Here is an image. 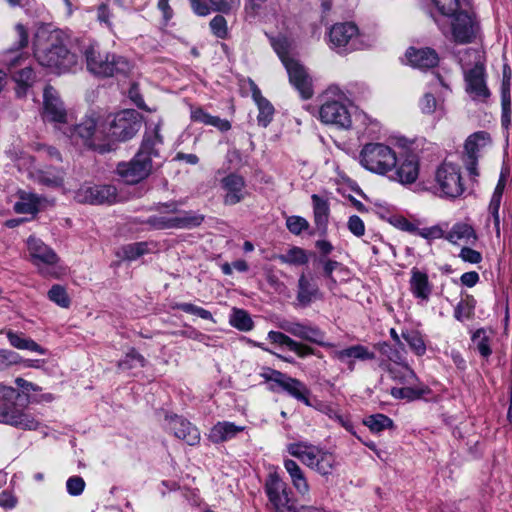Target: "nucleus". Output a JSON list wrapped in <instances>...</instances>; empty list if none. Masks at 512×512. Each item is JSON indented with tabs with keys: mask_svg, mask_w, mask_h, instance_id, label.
<instances>
[{
	"mask_svg": "<svg viewBox=\"0 0 512 512\" xmlns=\"http://www.w3.org/2000/svg\"><path fill=\"white\" fill-rule=\"evenodd\" d=\"M162 143L159 125H156L145 133L137 154L130 161L117 165L116 172L119 177L127 184H136L147 178L152 171L153 160L160 158L159 147Z\"/></svg>",
	"mask_w": 512,
	"mask_h": 512,
	"instance_id": "obj_1",
	"label": "nucleus"
},
{
	"mask_svg": "<svg viewBox=\"0 0 512 512\" xmlns=\"http://www.w3.org/2000/svg\"><path fill=\"white\" fill-rule=\"evenodd\" d=\"M34 54L41 66L66 72L76 64L75 56L67 50L59 32L39 31L35 36Z\"/></svg>",
	"mask_w": 512,
	"mask_h": 512,
	"instance_id": "obj_2",
	"label": "nucleus"
},
{
	"mask_svg": "<svg viewBox=\"0 0 512 512\" xmlns=\"http://www.w3.org/2000/svg\"><path fill=\"white\" fill-rule=\"evenodd\" d=\"M87 68L95 75L111 77L116 74H127L131 70L130 62L115 54H101L97 43L89 41L82 47Z\"/></svg>",
	"mask_w": 512,
	"mask_h": 512,
	"instance_id": "obj_3",
	"label": "nucleus"
},
{
	"mask_svg": "<svg viewBox=\"0 0 512 512\" xmlns=\"http://www.w3.org/2000/svg\"><path fill=\"white\" fill-rule=\"evenodd\" d=\"M105 126V143L110 150L116 142H124L133 138L142 126L141 114L134 109H127L103 119Z\"/></svg>",
	"mask_w": 512,
	"mask_h": 512,
	"instance_id": "obj_4",
	"label": "nucleus"
},
{
	"mask_svg": "<svg viewBox=\"0 0 512 512\" xmlns=\"http://www.w3.org/2000/svg\"><path fill=\"white\" fill-rule=\"evenodd\" d=\"M19 396V392L13 387L0 384V423L21 429L36 430L40 426L39 421L13 402Z\"/></svg>",
	"mask_w": 512,
	"mask_h": 512,
	"instance_id": "obj_5",
	"label": "nucleus"
},
{
	"mask_svg": "<svg viewBox=\"0 0 512 512\" xmlns=\"http://www.w3.org/2000/svg\"><path fill=\"white\" fill-rule=\"evenodd\" d=\"M359 162L371 173L388 175L396 167L398 158L390 146L380 142H371L362 147L359 153Z\"/></svg>",
	"mask_w": 512,
	"mask_h": 512,
	"instance_id": "obj_6",
	"label": "nucleus"
},
{
	"mask_svg": "<svg viewBox=\"0 0 512 512\" xmlns=\"http://www.w3.org/2000/svg\"><path fill=\"white\" fill-rule=\"evenodd\" d=\"M155 209L161 215H153L148 218L147 223L154 229L193 228L199 226L204 217L193 212H183L180 215L169 216L168 214L178 213L176 202L158 204Z\"/></svg>",
	"mask_w": 512,
	"mask_h": 512,
	"instance_id": "obj_7",
	"label": "nucleus"
},
{
	"mask_svg": "<svg viewBox=\"0 0 512 512\" xmlns=\"http://www.w3.org/2000/svg\"><path fill=\"white\" fill-rule=\"evenodd\" d=\"M287 451L323 476L330 475L336 465V459L332 453L307 442L290 443L287 445Z\"/></svg>",
	"mask_w": 512,
	"mask_h": 512,
	"instance_id": "obj_8",
	"label": "nucleus"
},
{
	"mask_svg": "<svg viewBox=\"0 0 512 512\" xmlns=\"http://www.w3.org/2000/svg\"><path fill=\"white\" fill-rule=\"evenodd\" d=\"M105 133L103 118L91 115L70 128L69 137L75 142L81 140L85 145L104 153L110 151V144L105 143Z\"/></svg>",
	"mask_w": 512,
	"mask_h": 512,
	"instance_id": "obj_9",
	"label": "nucleus"
},
{
	"mask_svg": "<svg viewBox=\"0 0 512 512\" xmlns=\"http://www.w3.org/2000/svg\"><path fill=\"white\" fill-rule=\"evenodd\" d=\"M265 492L275 512H298L296 499L287 484L276 473L270 474Z\"/></svg>",
	"mask_w": 512,
	"mask_h": 512,
	"instance_id": "obj_10",
	"label": "nucleus"
},
{
	"mask_svg": "<svg viewBox=\"0 0 512 512\" xmlns=\"http://www.w3.org/2000/svg\"><path fill=\"white\" fill-rule=\"evenodd\" d=\"M451 19V25L448 27L441 20L436 19V23L442 32L447 35L451 33L457 43H469L475 37V22L467 11V8L459 10L454 16L447 17Z\"/></svg>",
	"mask_w": 512,
	"mask_h": 512,
	"instance_id": "obj_11",
	"label": "nucleus"
},
{
	"mask_svg": "<svg viewBox=\"0 0 512 512\" xmlns=\"http://www.w3.org/2000/svg\"><path fill=\"white\" fill-rule=\"evenodd\" d=\"M435 182L440 196L459 197L463 191L460 168L452 163H443L436 171Z\"/></svg>",
	"mask_w": 512,
	"mask_h": 512,
	"instance_id": "obj_12",
	"label": "nucleus"
},
{
	"mask_svg": "<svg viewBox=\"0 0 512 512\" xmlns=\"http://www.w3.org/2000/svg\"><path fill=\"white\" fill-rule=\"evenodd\" d=\"M277 327L301 340L315 343L325 348H333L335 345L325 342V333L316 325L309 322H301L296 319H280Z\"/></svg>",
	"mask_w": 512,
	"mask_h": 512,
	"instance_id": "obj_13",
	"label": "nucleus"
},
{
	"mask_svg": "<svg viewBox=\"0 0 512 512\" xmlns=\"http://www.w3.org/2000/svg\"><path fill=\"white\" fill-rule=\"evenodd\" d=\"M492 140L486 131H478L470 135L465 141L464 162L471 176H478L477 160L491 147Z\"/></svg>",
	"mask_w": 512,
	"mask_h": 512,
	"instance_id": "obj_14",
	"label": "nucleus"
},
{
	"mask_svg": "<svg viewBox=\"0 0 512 512\" xmlns=\"http://www.w3.org/2000/svg\"><path fill=\"white\" fill-rule=\"evenodd\" d=\"M275 49L287 70L290 83L299 91L304 99L311 98L313 95L312 82L305 68L278 48Z\"/></svg>",
	"mask_w": 512,
	"mask_h": 512,
	"instance_id": "obj_15",
	"label": "nucleus"
},
{
	"mask_svg": "<svg viewBox=\"0 0 512 512\" xmlns=\"http://www.w3.org/2000/svg\"><path fill=\"white\" fill-rule=\"evenodd\" d=\"M27 250L32 263L39 268L40 273L43 275L49 273L48 269L43 266H53L57 264L59 260L54 250L35 236H30L27 239Z\"/></svg>",
	"mask_w": 512,
	"mask_h": 512,
	"instance_id": "obj_16",
	"label": "nucleus"
},
{
	"mask_svg": "<svg viewBox=\"0 0 512 512\" xmlns=\"http://www.w3.org/2000/svg\"><path fill=\"white\" fill-rule=\"evenodd\" d=\"M321 122L336 126L341 129H349L352 126L351 115L347 107L339 101H326L319 109Z\"/></svg>",
	"mask_w": 512,
	"mask_h": 512,
	"instance_id": "obj_17",
	"label": "nucleus"
},
{
	"mask_svg": "<svg viewBox=\"0 0 512 512\" xmlns=\"http://www.w3.org/2000/svg\"><path fill=\"white\" fill-rule=\"evenodd\" d=\"M75 197L80 203L111 204L116 201L117 190L112 185L83 186Z\"/></svg>",
	"mask_w": 512,
	"mask_h": 512,
	"instance_id": "obj_18",
	"label": "nucleus"
},
{
	"mask_svg": "<svg viewBox=\"0 0 512 512\" xmlns=\"http://www.w3.org/2000/svg\"><path fill=\"white\" fill-rule=\"evenodd\" d=\"M43 118L46 121L65 123L66 110L58 92L52 86H46L43 93Z\"/></svg>",
	"mask_w": 512,
	"mask_h": 512,
	"instance_id": "obj_19",
	"label": "nucleus"
},
{
	"mask_svg": "<svg viewBox=\"0 0 512 512\" xmlns=\"http://www.w3.org/2000/svg\"><path fill=\"white\" fill-rule=\"evenodd\" d=\"M390 178L401 184H412L419 175V160L415 154H407L398 160Z\"/></svg>",
	"mask_w": 512,
	"mask_h": 512,
	"instance_id": "obj_20",
	"label": "nucleus"
},
{
	"mask_svg": "<svg viewBox=\"0 0 512 512\" xmlns=\"http://www.w3.org/2000/svg\"><path fill=\"white\" fill-rule=\"evenodd\" d=\"M466 91L474 100H485L490 92L484 78V67L476 64L465 74Z\"/></svg>",
	"mask_w": 512,
	"mask_h": 512,
	"instance_id": "obj_21",
	"label": "nucleus"
},
{
	"mask_svg": "<svg viewBox=\"0 0 512 512\" xmlns=\"http://www.w3.org/2000/svg\"><path fill=\"white\" fill-rule=\"evenodd\" d=\"M168 427L174 435L188 445H196L200 441L199 430L187 420L174 415L167 417Z\"/></svg>",
	"mask_w": 512,
	"mask_h": 512,
	"instance_id": "obj_22",
	"label": "nucleus"
},
{
	"mask_svg": "<svg viewBox=\"0 0 512 512\" xmlns=\"http://www.w3.org/2000/svg\"><path fill=\"white\" fill-rule=\"evenodd\" d=\"M331 356L348 365L352 371L354 369V360L366 361L375 358V354L363 345H353L342 350H333Z\"/></svg>",
	"mask_w": 512,
	"mask_h": 512,
	"instance_id": "obj_23",
	"label": "nucleus"
},
{
	"mask_svg": "<svg viewBox=\"0 0 512 512\" xmlns=\"http://www.w3.org/2000/svg\"><path fill=\"white\" fill-rule=\"evenodd\" d=\"M406 58L411 66L418 69L432 68L439 62L438 54L431 48H409Z\"/></svg>",
	"mask_w": 512,
	"mask_h": 512,
	"instance_id": "obj_24",
	"label": "nucleus"
},
{
	"mask_svg": "<svg viewBox=\"0 0 512 512\" xmlns=\"http://www.w3.org/2000/svg\"><path fill=\"white\" fill-rule=\"evenodd\" d=\"M267 337L273 344L288 347L290 351L296 353V355L300 358H304L309 355H316L315 350L312 347L295 341L285 333L270 331Z\"/></svg>",
	"mask_w": 512,
	"mask_h": 512,
	"instance_id": "obj_25",
	"label": "nucleus"
},
{
	"mask_svg": "<svg viewBox=\"0 0 512 512\" xmlns=\"http://www.w3.org/2000/svg\"><path fill=\"white\" fill-rule=\"evenodd\" d=\"M357 34L358 28L353 23H337L330 29L329 40L333 47L341 48L353 41Z\"/></svg>",
	"mask_w": 512,
	"mask_h": 512,
	"instance_id": "obj_26",
	"label": "nucleus"
},
{
	"mask_svg": "<svg viewBox=\"0 0 512 512\" xmlns=\"http://www.w3.org/2000/svg\"><path fill=\"white\" fill-rule=\"evenodd\" d=\"M410 291L421 301L427 302L432 293V285L429 282L428 275L417 268L411 270V278L409 281Z\"/></svg>",
	"mask_w": 512,
	"mask_h": 512,
	"instance_id": "obj_27",
	"label": "nucleus"
},
{
	"mask_svg": "<svg viewBox=\"0 0 512 512\" xmlns=\"http://www.w3.org/2000/svg\"><path fill=\"white\" fill-rule=\"evenodd\" d=\"M250 86L252 98L259 111L257 116L258 124L263 127H267L273 119L274 107L265 97L262 96L260 89L254 82H251Z\"/></svg>",
	"mask_w": 512,
	"mask_h": 512,
	"instance_id": "obj_28",
	"label": "nucleus"
},
{
	"mask_svg": "<svg viewBox=\"0 0 512 512\" xmlns=\"http://www.w3.org/2000/svg\"><path fill=\"white\" fill-rule=\"evenodd\" d=\"M223 188L226 190L224 202L234 205L243 199L244 180L237 174H230L222 180Z\"/></svg>",
	"mask_w": 512,
	"mask_h": 512,
	"instance_id": "obj_29",
	"label": "nucleus"
},
{
	"mask_svg": "<svg viewBox=\"0 0 512 512\" xmlns=\"http://www.w3.org/2000/svg\"><path fill=\"white\" fill-rule=\"evenodd\" d=\"M313 204L314 223L321 234H325L329 222L330 207L327 200L317 194L311 196Z\"/></svg>",
	"mask_w": 512,
	"mask_h": 512,
	"instance_id": "obj_30",
	"label": "nucleus"
},
{
	"mask_svg": "<svg viewBox=\"0 0 512 512\" xmlns=\"http://www.w3.org/2000/svg\"><path fill=\"white\" fill-rule=\"evenodd\" d=\"M445 239L451 244H458L460 241L474 243L477 241V234L474 228L465 222L455 223L445 235Z\"/></svg>",
	"mask_w": 512,
	"mask_h": 512,
	"instance_id": "obj_31",
	"label": "nucleus"
},
{
	"mask_svg": "<svg viewBox=\"0 0 512 512\" xmlns=\"http://www.w3.org/2000/svg\"><path fill=\"white\" fill-rule=\"evenodd\" d=\"M279 387L286 391L290 396L294 397L298 401L303 402L307 406L310 405L308 396L310 394L309 389L306 385L296 378H292L288 375H284L281 380Z\"/></svg>",
	"mask_w": 512,
	"mask_h": 512,
	"instance_id": "obj_32",
	"label": "nucleus"
},
{
	"mask_svg": "<svg viewBox=\"0 0 512 512\" xmlns=\"http://www.w3.org/2000/svg\"><path fill=\"white\" fill-rule=\"evenodd\" d=\"M243 430V426H237L232 422H218L211 428L209 439L213 443L225 442L234 438L239 432H242Z\"/></svg>",
	"mask_w": 512,
	"mask_h": 512,
	"instance_id": "obj_33",
	"label": "nucleus"
},
{
	"mask_svg": "<svg viewBox=\"0 0 512 512\" xmlns=\"http://www.w3.org/2000/svg\"><path fill=\"white\" fill-rule=\"evenodd\" d=\"M7 338L11 346L19 350H28L31 352L44 355L47 350L36 343L33 339L25 337L23 333H16L13 331L7 332Z\"/></svg>",
	"mask_w": 512,
	"mask_h": 512,
	"instance_id": "obj_34",
	"label": "nucleus"
},
{
	"mask_svg": "<svg viewBox=\"0 0 512 512\" xmlns=\"http://www.w3.org/2000/svg\"><path fill=\"white\" fill-rule=\"evenodd\" d=\"M318 287L302 274L298 280L297 300L301 306H308L317 296Z\"/></svg>",
	"mask_w": 512,
	"mask_h": 512,
	"instance_id": "obj_35",
	"label": "nucleus"
},
{
	"mask_svg": "<svg viewBox=\"0 0 512 512\" xmlns=\"http://www.w3.org/2000/svg\"><path fill=\"white\" fill-rule=\"evenodd\" d=\"M191 119L195 122L214 126L218 128L220 131H228L231 128V124L228 120L221 119L217 116H212L206 113L200 107L191 109Z\"/></svg>",
	"mask_w": 512,
	"mask_h": 512,
	"instance_id": "obj_36",
	"label": "nucleus"
},
{
	"mask_svg": "<svg viewBox=\"0 0 512 512\" xmlns=\"http://www.w3.org/2000/svg\"><path fill=\"white\" fill-rule=\"evenodd\" d=\"M34 177L38 183L54 188L63 184L64 172L55 168H47L37 171Z\"/></svg>",
	"mask_w": 512,
	"mask_h": 512,
	"instance_id": "obj_37",
	"label": "nucleus"
},
{
	"mask_svg": "<svg viewBox=\"0 0 512 512\" xmlns=\"http://www.w3.org/2000/svg\"><path fill=\"white\" fill-rule=\"evenodd\" d=\"M440 14L446 18L454 16L468 6L466 0H432Z\"/></svg>",
	"mask_w": 512,
	"mask_h": 512,
	"instance_id": "obj_38",
	"label": "nucleus"
},
{
	"mask_svg": "<svg viewBox=\"0 0 512 512\" xmlns=\"http://www.w3.org/2000/svg\"><path fill=\"white\" fill-rule=\"evenodd\" d=\"M46 202V199L30 194L27 197H22L21 201L15 204V210L18 213L34 214L38 212Z\"/></svg>",
	"mask_w": 512,
	"mask_h": 512,
	"instance_id": "obj_39",
	"label": "nucleus"
},
{
	"mask_svg": "<svg viewBox=\"0 0 512 512\" xmlns=\"http://www.w3.org/2000/svg\"><path fill=\"white\" fill-rule=\"evenodd\" d=\"M429 392V389L424 386H407V387H401V388H392L391 389V395L395 399H407L409 401L416 400L421 398L423 395L427 394Z\"/></svg>",
	"mask_w": 512,
	"mask_h": 512,
	"instance_id": "obj_40",
	"label": "nucleus"
},
{
	"mask_svg": "<svg viewBox=\"0 0 512 512\" xmlns=\"http://www.w3.org/2000/svg\"><path fill=\"white\" fill-rule=\"evenodd\" d=\"M492 332H487L484 329L477 330L472 336V342L477 351L483 357H488L491 354L490 341Z\"/></svg>",
	"mask_w": 512,
	"mask_h": 512,
	"instance_id": "obj_41",
	"label": "nucleus"
},
{
	"mask_svg": "<svg viewBox=\"0 0 512 512\" xmlns=\"http://www.w3.org/2000/svg\"><path fill=\"white\" fill-rule=\"evenodd\" d=\"M276 258L281 263L289 265H303L308 261L305 251L299 247H293L286 254H280Z\"/></svg>",
	"mask_w": 512,
	"mask_h": 512,
	"instance_id": "obj_42",
	"label": "nucleus"
},
{
	"mask_svg": "<svg viewBox=\"0 0 512 512\" xmlns=\"http://www.w3.org/2000/svg\"><path fill=\"white\" fill-rule=\"evenodd\" d=\"M230 324L241 331H250L253 328V321L251 317L242 309L233 310L230 317Z\"/></svg>",
	"mask_w": 512,
	"mask_h": 512,
	"instance_id": "obj_43",
	"label": "nucleus"
},
{
	"mask_svg": "<svg viewBox=\"0 0 512 512\" xmlns=\"http://www.w3.org/2000/svg\"><path fill=\"white\" fill-rule=\"evenodd\" d=\"M391 377L401 384L412 385L416 380V374L408 366H397L389 370Z\"/></svg>",
	"mask_w": 512,
	"mask_h": 512,
	"instance_id": "obj_44",
	"label": "nucleus"
},
{
	"mask_svg": "<svg viewBox=\"0 0 512 512\" xmlns=\"http://www.w3.org/2000/svg\"><path fill=\"white\" fill-rule=\"evenodd\" d=\"M146 365L145 358L135 349H131L125 356V359L118 362L121 370H130L136 367H144Z\"/></svg>",
	"mask_w": 512,
	"mask_h": 512,
	"instance_id": "obj_45",
	"label": "nucleus"
},
{
	"mask_svg": "<svg viewBox=\"0 0 512 512\" xmlns=\"http://www.w3.org/2000/svg\"><path fill=\"white\" fill-rule=\"evenodd\" d=\"M364 423L373 432H380V431H382L386 428H389L393 425L392 420L383 414L371 415V416L367 417V419L364 421Z\"/></svg>",
	"mask_w": 512,
	"mask_h": 512,
	"instance_id": "obj_46",
	"label": "nucleus"
},
{
	"mask_svg": "<svg viewBox=\"0 0 512 512\" xmlns=\"http://www.w3.org/2000/svg\"><path fill=\"white\" fill-rule=\"evenodd\" d=\"M48 298L62 308H68L70 305V298L65 288L58 284L53 285L48 291Z\"/></svg>",
	"mask_w": 512,
	"mask_h": 512,
	"instance_id": "obj_47",
	"label": "nucleus"
},
{
	"mask_svg": "<svg viewBox=\"0 0 512 512\" xmlns=\"http://www.w3.org/2000/svg\"><path fill=\"white\" fill-rule=\"evenodd\" d=\"M147 252L148 244L145 242L128 244L122 248L123 258L127 260H135Z\"/></svg>",
	"mask_w": 512,
	"mask_h": 512,
	"instance_id": "obj_48",
	"label": "nucleus"
},
{
	"mask_svg": "<svg viewBox=\"0 0 512 512\" xmlns=\"http://www.w3.org/2000/svg\"><path fill=\"white\" fill-rule=\"evenodd\" d=\"M403 337L417 355L421 356L426 352V345L419 332L411 331L407 334H403Z\"/></svg>",
	"mask_w": 512,
	"mask_h": 512,
	"instance_id": "obj_49",
	"label": "nucleus"
},
{
	"mask_svg": "<svg viewBox=\"0 0 512 512\" xmlns=\"http://www.w3.org/2000/svg\"><path fill=\"white\" fill-rule=\"evenodd\" d=\"M419 108L422 113L430 115L437 109H442V105L438 104L433 94L425 93L419 101Z\"/></svg>",
	"mask_w": 512,
	"mask_h": 512,
	"instance_id": "obj_50",
	"label": "nucleus"
},
{
	"mask_svg": "<svg viewBox=\"0 0 512 512\" xmlns=\"http://www.w3.org/2000/svg\"><path fill=\"white\" fill-rule=\"evenodd\" d=\"M287 229L294 235H299L302 231L308 229V221L300 216H289L286 219Z\"/></svg>",
	"mask_w": 512,
	"mask_h": 512,
	"instance_id": "obj_51",
	"label": "nucleus"
},
{
	"mask_svg": "<svg viewBox=\"0 0 512 512\" xmlns=\"http://www.w3.org/2000/svg\"><path fill=\"white\" fill-rule=\"evenodd\" d=\"M210 28L212 33L220 39H225L228 35L227 21L221 15L215 16L210 21Z\"/></svg>",
	"mask_w": 512,
	"mask_h": 512,
	"instance_id": "obj_52",
	"label": "nucleus"
},
{
	"mask_svg": "<svg viewBox=\"0 0 512 512\" xmlns=\"http://www.w3.org/2000/svg\"><path fill=\"white\" fill-rule=\"evenodd\" d=\"M177 308L182 310L183 312H186V313H189L192 315H196L204 320H212L213 319L211 312H209L208 310H206L202 307L191 304V303H180L177 305Z\"/></svg>",
	"mask_w": 512,
	"mask_h": 512,
	"instance_id": "obj_53",
	"label": "nucleus"
},
{
	"mask_svg": "<svg viewBox=\"0 0 512 512\" xmlns=\"http://www.w3.org/2000/svg\"><path fill=\"white\" fill-rule=\"evenodd\" d=\"M473 310L472 300H461L455 308L454 316L457 320L463 321L471 317Z\"/></svg>",
	"mask_w": 512,
	"mask_h": 512,
	"instance_id": "obj_54",
	"label": "nucleus"
},
{
	"mask_svg": "<svg viewBox=\"0 0 512 512\" xmlns=\"http://www.w3.org/2000/svg\"><path fill=\"white\" fill-rule=\"evenodd\" d=\"M13 78L22 86H30L35 80V73L31 67H25L15 72Z\"/></svg>",
	"mask_w": 512,
	"mask_h": 512,
	"instance_id": "obj_55",
	"label": "nucleus"
},
{
	"mask_svg": "<svg viewBox=\"0 0 512 512\" xmlns=\"http://www.w3.org/2000/svg\"><path fill=\"white\" fill-rule=\"evenodd\" d=\"M21 362V356L11 350L0 349V369H4L10 365H15Z\"/></svg>",
	"mask_w": 512,
	"mask_h": 512,
	"instance_id": "obj_56",
	"label": "nucleus"
},
{
	"mask_svg": "<svg viewBox=\"0 0 512 512\" xmlns=\"http://www.w3.org/2000/svg\"><path fill=\"white\" fill-rule=\"evenodd\" d=\"M240 3L241 0H216L212 2L214 10L224 14L237 10Z\"/></svg>",
	"mask_w": 512,
	"mask_h": 512,
	"instance_id": "obj_57",
	"label": "nucleus"
},
{
	"mask_svg": "<svg viewBox=\"0 0 512 512\" xmlns=\"http://www.w3.org/2000/svg\"><path fill=\"white\" fill-rule=\"evenodd\" d=\"M459 258L470 264H479L483 259L482 254L479 251L467 246L460 250Z\"/></svg>",
	"mask_w": 512,
	"mask_h": 512,
	"instance_id": "obj_58",
	"label": "nucleus"
},
{
	"mask_svg": "<svg viewBox=\"0 0 512 512\" xmlns=\"http://www.w3.org/2000/svg\"><path fill=\"white\" fill-rule=\"evenodd\" d=\"M417 235L428 240H434L443 237L445 238L444 230L439 225H434L431 227H425L421 229L419 228V230H417Z\"/></svg>",
	"mask_w": 512,
	"mask_h": 512,
	"instance_id": "obj_59",
	"label": "nucleus"
},
{
	"mask_svg": "<svg viewBox=\"0 0 512 512\" xmlns=\"http://www.w3.org/2000/svg\"><path fill=\"white\" fill-rule=\"evenodd\" d=\"M67 492L72 496L80 495L85 488V481L79 476L70 477L66 482Z\"/></svg>",
	"mask_w": 512,
	"mask_h": 512,
	"instance_id": "obj_60",
	"label": "nucleus"
},
{
	"mask_svg": "<svg viewBox=\"0 0 512 512\" xmlns=\"http://www.w3.org/2000/svg\"><path fill=\"white\" fill-rule=\"evenodd\" d=\"M501 122L504 127H508L511 123V100L509 92L503 93L502 96V116Z\"/></svg>",
	"mask_w": 512,
	"mask_h": 512,
	"instance_id": "obj_61",
	"label": "nucleus"
},
{
	"mask_svg": "<svg viewBox=\"0 0 512 512\" xmlns=\"http://www.w3.org/2000/svg\"><path fill=\"white\" fill-rule=\"evenodd\" d=\"M348 229L353 235H355L357 237H361L365 233L364 222L357 215H352L349 218Z\"/></svg>",
	"mask_w": 512,
	"mask_h": 512,
	"instance_id": "obj_62",
	"label": "nucleus"
},
{
	"mask_svg": "<svg viewBox=\"0 0 512 512\" xmlns=\"http://www.w3.org/2000/svg\"><path fill=\"white\" fill-rule=\"evenodd\" d=\"M291 483L299 495L306 496L309 494L310 486L305 474H303L300 477H296L294 480L291 481Z\"/></svg>",
	"mask_w": 512,
	"mask_h": 512,
	"instance_id": "obj_63",
	"label": "nucleus"
},
{
	"mask_svg": "<svg viewBox=\"0 0 512 512\" xmlns=\"http://www.w3.org/2000/svg\"><path fill=\"white\" fill-rule=\"evenodd\" d=\"M284 468L286 469L287 473L290 476V480H294L296 477H300L304 474L301 467L291 459L284 460Z\"/></svg>",
	"mask_w": 512,
	"mask_h": 512,
	"instance_id": "obj_64",
	"label": "nucleus"
}]
</instances>
